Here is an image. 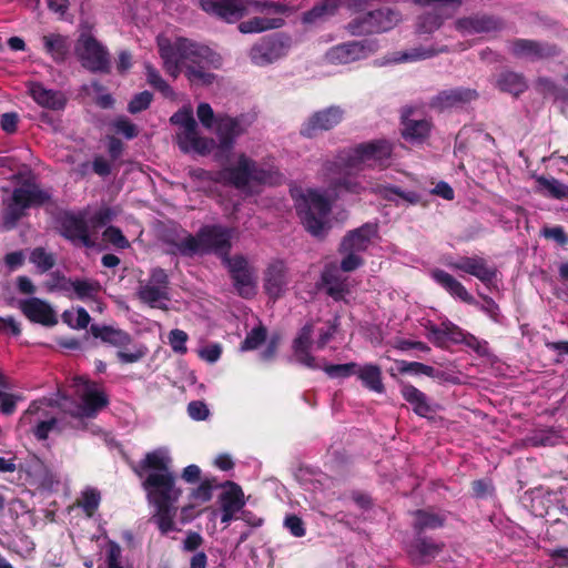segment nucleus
I'll list each match as a JSON object with an SVG mask.
<instances>
[{
    "instance_id": "48",
    "label": "nucleus",
    "mask_w": 568,
    "mask_h": 568,
    "mask_svg": "<svg viewBox=\"0 0 568 568\" xmlns=\"http://www.w3.org/2000/svg\"><path fill=\"white\" fill-rule=\"evenodd\" d=\"M145 75L148 83L162 93L163 97L173 99L175 93L171 85L161 77L159 71L151 65L145 63Z\"/></svg>"
},
{
    "instance_id": "34",
    "label": "nucleus",
    "mask_w": 568,
    "mask_h": 568,
    "mask_svg": "<svg viewBox=\"0 0 568 568\" xmlns=\"http://www.w3.org/2000/svg\"><path fill=\"white\" fill-rule=\"evenodd\" d=\"M362 385L371 392L383 394L385 386L381 366L373 363L357 364L355 374Z\"/></svg>"
},
{
    "instance_id": "23",
    "label": "nucleus",
    "mask_w": 568,
    "mask_h": 568,
    "mask_svg": "<svg viewBox=\"0 0 568 568\" xmlns=\"http://www.w3.org/2000/svg\"><path fill=\"white\" fill-rule=\"evenodd\" d=\"M59 227L62 236L75 245L89 247L91 240L87 225L85 212H65L59 219Z\"/></svg>"
},
{
    "instance_id": "17",
    "label": "nucleus",
    "mask_w": 568,
    "mask_h": 568,
    "mask_svg": "<svg viewBox=\"0 0 568 568\" xmlns=\"http://www.w3.org/2000/svg\"><path fill=\"white\" fill-rule=\"evenodd\" d=\"M77 54L82 65L93 72H106L110 68L109 52L94 37L82 33L78 40Z\"/></svg>"
},
{
    "instance_id": "6",
    "label": "nucleus",
    "mask_w": 568,
    "mask_h": 568,
    "mask_svg": "<svg viewBox=\"0 0 568 568\" xmlns=\"http://www.w3.org/2000/svg\"><path fill=\"white\" fill-rule=\"evenodd\" d=\"M216 182L233 185L243 191L251 192V185H276L283 175L274 166H261L255 161L240 154L235 166H226L212 178Z\"/></svg>"
},
{
    "instance_id": "35",
    "label": "nucleus",
    "mask_w": 568,
    "mask_h": 568,
    "mask_svg": "<svg viewBox=\"0 0 568 568\" xmlns=\"http://www.w3.org/2000/svg\"><path fill=\"white\" fill-rule=\"evenodd\" d=\"M511 52L518 58L535 60L549 57L555 53V50L536 41L520 39L511 44Z\"/></svg>"
},
{
    "instance_id": "31",
    "label": "nucleus",
    "mask_w": 568,
    "mask_h": 568,
    "mask_svg": "<svg viewBox=\"0 0 568 568\" xmlns=\"http://www.w3.org/2000/svg\"><path fill=\"white\" fill-rule=\"evenodd\" d=\"M455 28L463 36L487 33L500 28L499 20L488 16H474L458 19Z\"/></svg>"
},
{
    "instance_id": "10",
    "label": "nucleus",
    "mask_w": 568,
    "mask_h": 568,
    "mask_svg": "<svg viewBox=\"0 0 568 568\" xmlns=\"http://www.w3.org/2000/svg\"><path fill=\"white\" fill-rule=\"evenodd\" d=\"M49 199V193L41 190L37 184L33 183H24L21 186L14 189L11 196L3 202V229H13L17 225V222L23 216L27 209L41 205Z\"/></svg>"
},
{
    "instance_id": "24",
    "label": "nucleus",
    "mask_w": 568,
    "mask_h": 568,
    "mask_svg": "<svg viewBox=\"0 0 568 568\" xmlns=\"http://www.w3.org/2000/svg\"><path fill=\"white\" fill-rule=\"evenodd\" d=\"M224 264L231 273L237 293L245 298L252 297L255 294L256 284L254 272L247 260L241 255L225 257Z\"/></svg>"
},
{
    "instance_id": "36",
    "label": "nucleus",
    "mask_w": 568,
    "mask_h": 568,
    "mask_svg": "<svg viewBox=\"0 0 568 568\" xmlns=\"http://www.w3.org/2000/svg\"><path fill=\"white\" fill-rule=\"evenodd\" d=\"M263 17H254L239 24L241 33H260L272 29H278L284 26V19L276 16L277 13H263Z\"/></svg>"
},
{
    "instance_id": "27",
    "label": "nucleus",
    "mask_w": 568,
    "mask_h": 568,
    "mask_svg": "<svg viewBox=\"0 0 568 568\" xmlns=\"http://www.w3.org/2000/svg\"><path fill=\"white\" fill-rule=\"evenodd\" d=\"M27 90L32 100L43 109L61 111L65 108L67 98L59 90L48 89L37 81L28 82Z\"/></svg>"
},
{
    "instance_id": "7",
    "label": "nucleus",
    "mask_w": 568,
    "mask_h": 568,
    "mask_svg": "<svg viewBox=\"0 0 568 568\" xmlns=\"http://www.w3.org/2000/svg\"><path fill=\"white\" fill-rule=\"evenodd\" d=\"M201 8L220 19L233 23L250 13H288L291 8L284 2L257 0H200Z\"/></svg>"
},
{
    "instance_id": "16",
    "label": "nucleus",
    "mask_w": 568,
    "mask_h": 568,
    "mask_svg": "<svg viewBox=\"0 0 568 568\" xmlns=\"http://www.w3.org/2000/svg\"><path fill=\"white\" fill-rule=\"evenodd\" d=\"M138 296L151 307L166 308L170 301L166 272L160 267L153 268L149 280L140 283Z\"/></svg>"
},
{
    "instance_id": "30",
    "label": "nucleus",
    "mask_w": 568,
    "mask_h": 568,
    "mask_svg": "<svg viewBox=\"0 0 568 568\" xmlns=\"http://www.w3.org/2000/svg\"><path fill=\"white\" fill-rule=\"evenodd\" d=\"M172 458L170 450L166 447H159L152 452H149L145 457L140 460L135 471L139 477L143 476V473H173L171 470Z\"/></svg>"
},
{
    "instance_id": "44",
    "label": "nucleus",
    "mask_w": 568,
    "mask_h": 568,
    "mask_svg": "<svg viewBox=\"0 0 568 568\" xmlns=\"http://www.w3.org/2000/svg\"><path fill=\"white\" fill-rule=\"evenodd\" d=\"M339 6L341 0H323L318 4L314 6L311 10L304 12L302 18L303 22L314 23L318 20L331 17L336 12Z\"/></svg>"
},
{
    "instance_id": "22",
    "label": "nucleus",
    "mask_w": 568,
    "mask_h": 568,
    "mask_svg": "<svg viewBox=\"0 0 568 568\" xmlns=\"http://www.w3.org/2000/svg\"><path fill=\"white\" fill-rule=\"evenodd\" d=\"M344 118V110L341 106L332 105L314 112L301 126V134L305 138H313L320 132L335 128Z\"/></svg>"
},
{
    "instance_id": "39",
    "label": "nucleus",
    "mask_w": 568,
    "mask_h": 568,
    "mask_svg": "<svg viewBox=\"0 0 568 568\" xmlns=\"http://www.w3.org/2000/svg\"><path fill=\"white\" fill-rule=\"evenodd\" d=\"M443 545L430 539L418 538L412 545L409 555L416 564H425L442 551Z\"/></svg>"
},
{
    "instance_id": "4",
    "label": "nucleus",
    "mask_w": 568,
    "mask_h": 568,
    "mask_svg": "<svg viewBox=\"0 0 568 568\" xmlns=\"http://www.w3.org/2000/svg\"><path fill=\"white\" fill-rule=\"evenodd\" d=\"M146 491L149 503L154 507L152 516L162 535L178 531L179 528L174 521L176 516V503L182 495V490L176 486L173 473L148 474L142 483Z\"/></svg>"
},
{
    "instance_id": "20",
    "label": "nucleus",
    "mask_w": 568,
    "mask_h": 568,
    "mask_svg": "<svg viewBox=\"0 0 568 568\" xmlns=\"http://www.w3.org/2000/svg\"><path fill=\"white\" fill-rule=\"evenodd\" d=\"M51 407V402L48 399L36 400L20 418L21 424L34 425V435L38 439H47L57 425L53 413L49 410Z\"/></svg>"
},
{
    "instance_id": "59",
    "label": "nucleus",
    "mask_w": 568,
    "mask_h": 568,
    "mask_svg": "<svg viewBox=\"0 0 568 568\" xmlns=\"http://www.w3.org/2000/svg\"><path fill=\"white\" fill-rule=\"evenodd\" d=\"M196 115L204 128L215 130L217 115L214 114V111L209 103H200L196 109Z\"/></svg>"
},
{
    "instance_id": "28",
    "label": "nucleus",
    "mask_w": 568,
    "mask_h": 568,
    "mask_svg": "<svg viewBox=\"0 0 568 568\" xmlns=\"http://www.w3.org/2000/svg\"><path fill=\"white\" fill-rule=\"evenodd\" d=\"M19 307L24 316L33 323H39L44 326L55 325L58 320L53 308L44 301L30 297L21 300Z\"/></svg>"
},
{
    "instance_id": "2",
    "label": "nucleus",
    "mask_w": 568,
    "mask_h": 568,
    "mask_svg": "<svg viewBox=\"0 0 568 568\" xmlns=\"http://www.w3.org/2000/svg\"><path fill=\"white\" fill-rule=\"evenodd\" d=\"M163 68L169 75L176 79L182 72L192 84L204 85L213 82L212 69L222 64V58L206 45L186 38H156Z\"/></svg>"
},
{
    "instance_id": "40",
    "label": "nucleus",
    "mask_w": 568,
    "mask_h": 568,
    "mask_svg": "<svg viewBox=\"0 0 568 568\" xmlns=\"http://www.w3.org/2000/svg\"><path fill=\"white\" fill-rule=\"evenodd\" d=\"M496 87L503 92L517 97L527 89V81L519 73L505 71L497 78Z\"/></svg>"
},
{
    "instance_id": "37",
    "label": "nucleus",
    "mask_w": 568,
    "mask_h": 568,
    "mask_svg": "<svg viewBox=\"0 0 568 568\" xmlns=\"http://www.w3.org/2000/svg\"><path fill=\"white\" fill-rule=\"evenodd\" d=\"M91 333L94 337L116 348H124L129 346L131 342V336L126 332L113 326L92 325Z\"/></svg>"
},
{
    "instance_id": "21",
    "label": "nucleus",
    "mask_w": 568,
    "mask_h": 568,
    "mask_svg": "<svg viewBox=\"0 0 568 568\" xmlns=\"http://www.w3.org/2000/svg\"><path fill=\"white\" fill-rule=\"evenodd\" d=\"M217 503L221 511V523L229 526L232 520L239 519L237 514L243 510L246 500L242 488L237 484L226 481L222 486Z\"/></svg>"
},
{
    "instance_id": "43",
    "label": "nucleus",
    "mask_w": 568,
    "mask_h": 568,
    "mask_svg": "<svg viewBox=\"0 0 568 568\" xmlns=\"http://www.w3.org/2000/svg\"><path fill=\"white\" fill-rule=\"evenodd\" d=\"M101 285L98 281L89 278H74L72 298L89 303L101 294Z\"/></svg>"
},
{
    "instance_id": "25",
    "label": "nucleus",
    "mask_w": 568,
    "mask_h": 568,
    "mask_svg": "<svg viewBox=\"0 0 568 568\" xmlns=\"http://www.w3.org/2000/svg\"><path fill=\"white\" fill-rule=\"evenodd\" d=\"M344 272L334 262L326 263L321 274L318 283L320 287H323L328 296L335 301L343 300L346 294L349 293L348 277L343 275Z\"/></svg>"
},
{
    "instance_id": "32",
    "label": "nucleus",
    "mask_w": 568,
    "mask_h": 568,
    "mask_svg": "<svg viewBox=\"0 0 568 568\" xmlns=\"http://www.w3.org/2000/svg\"><path fill=\"white\" fill-rule=\"evenodd\" d=\"M477 98V92L471 89L457 88L439 92L432 101V105L439 110L459 106Z\"/></svg>"
},
{
    "instance_id": "9",
    "label": "nucleus",
    "mask_w": 568,
    "mask_h": 568,
    "mask_svg": "<svg viewBox=\"0 0 568 568\" xmlns=\"http://www.w3.org/2000/svg\"><path fill=\"white\" fill-rule=\"evenodd\" d=\"M72 387L77 402L68 406L64 400L60 406L74 417L93 418L109 404L103 387L95 382L78 376L73 378Z\"/></svg>"
},
{
    "instance_id": "63",
    "label": "nucleus",
    "mask_w": 568,
    "mask_h": 568,
    "mask_svg": "<svg viewBox=\"0 0 568 568\" xmlns=\"http://www.w3.org/2000/svg\"><path fill=\"white\" fill-rule=\"evenodd\" d=\"M103 237L105 241L110 242L119 248H126L130 245L121 230L115 226L106 227V230L103 232Z\"/></svg>"
},
{
    "instance_id": "56",
    "label": "nucleus",
    "mask_w": 568,
    "mask_h": 568,
    "mask_svg": "<svg viewBox=\"0 0 568 568\" xmlns=\"http://www.w3.org/2000/svg\"><path fill=\"white\" fill-rule=\"evenodd\" d=\"M397 368L400 373L405 374L426 375L430 377L435 374L434 367L419 362L398 361Z\"/></svg>"
},
{
    "instance_id": "3",
    "label": "nucleus",
    "mask_w": 568,
    "mask_h": 568,
    "mask_svg": "<svg viewBox=\"0 0 568 568\" xmlns=\"http://www.w3.org/2000/svg\"><path fill=\"white\" fill-rule=\"evenodd\" d=\"M338 325L337 316L327 321L317 320L306 323L293 341L292 348L295 361L312 369L323 368L331 378H345L354 375L357 363L322 366L311 353L312 349H323L336 334Z\"/></svg>"
},
{
    "instance_id": "33",
    "label": "nucleus",
    "mask_w": 568,
    "mask_h": 568,
    "mask_svg": "<svg viewBox=\"0 0 568 568\" xmlns=\"http://www.w3.org/2000/svg\"><path fill=\"white\" fill-rule=\"evenodd\" d=\"M432 278L442 286L450 296L468 304H475L474 297L466 287L449 273L436 268L430 272Z\"/></svg>"
},
{
    "instance_id": "5",
    "label": "nucleus",
    "mask_w": 568,
    "mask_h": 568,
    "mask_svg": "<svg viewBox=\"0 0 568 568\" xmlns=\"http://www.w3.org/2000/svg\"><path fill=\"white\" fill-rule=\"evenodd\" d=\"M233 237V229L222 225H204L196 235L183 233V236L172 242V253L184 256H193L195 254L214 253L222 257H229L231 250V240Z\"/></svg>"
},
{
    "instance_id": "29",
    "label": "nucleus",
    "mask_w": 568,
    "mask_h": 568,
    "mask_svg": "<svg viewBox=\"0 0 568 568\" xmlns=\"http://www.w3.org/2000/svg\"><path fill=\"white\" fill-rule=\"evenodd\" d=\"M288 285L287 267L283 261L272 262L264 273V290L271 298L282 296Z\"/></svg>"
},
{
    "instance_id": "53",
    "label": "nucleus",
    "mask_w": 568,
    "mask_h": 568,
    "mask_svg": "<svg viewBox=\"0 0 568 568\" xmlns=\"http://www.w3.org/2000/svg\"><path fill=\"white\" fill-rule=\"evenodd\" d=\"M267 336V331L263 325H258L252 328L247 334L244 341L241 344L240 349L242 352L256 349L262 343L265 342Z\"/></svg>"
},
{
    "instance_id": "26",
    "label": "nucleus",
    "mask_w": 568,
    "mask_h": 568,
    "mask_svg": "<svg viewBox=\"0 0 568 568\" xmlns=\"http://www.w3.org/2000/svg\"><path fill=\"white\" fill-rule=\"evenodd\" d=\"M448 266L454 271L473 275L484 284L493 282L497 275V270L488 265L486 260L480 256H463L454 262H449Z\"/></svg>"
},
{
    "instance_id": "47",
    "label": "nucleus",
    "mask_w": 568,
    "mask_h": 568,
    "mask_svg": "<svg viewBox=\"0 0 568 568\" xmlns=\"http://www.w3.org/2000/svg\"><path fill=\"white\" fill-rule=\"evenodd\" d=\"M536 182L538 189L547 196L552 199L562 200L568 199V185L561 183L555 178L537 176Z\"/></svg>"
},
{
    "instance_id": "18",
    "label": "nucleus",
    "mask_w": 568,
    "mask_h": 568,
    "mask_svg": "<svg viewBox=\"0 0 568 568\" xmlns=\"http://www.w3.org/2000/svg\"><path fill=\"white\" fill-rule=\"evenodd\" d=\"M253 121V116L248 114H241L239 116L217 114L215 134L219 139V148L230 152L236 138L245 133Z\"/></svg>"
},
{
    "instance_id": "60",
    "label": "nucleus",
    "mask_w": 568,
    "mask_h": 568,
    "mask_svg": "<svg viewBox=\"0 0 568 568\" xmlns=\"http://www.w3.org/2000/svg\"><path fill=\"white\" fill-rule=\"evenodd\" d=\"M187 334L179 328L172 329L169 333V343L172 349L178 354H185L187 352L186 342Z\"/></svg>"
},
{
    "instance_id": "45",
    "label": "nucleus",
    "mask_w": 568,
    "mask_h": 568,
    "mask_svg": "<svg viewBox=\"0 0 568 568\" xmlns=\"http://www.w3.org/2000/svg\"><path fill=\"white\" fill-rule=\"evenodd\" d=\"M428 331V336L436 344H442L446 338H449L454 342H458L459 338L457 335H462V331L452 322H443L442 326L438 327L436 325L426 326Z\"/></svg>"
},
{
    "instance_id": "19",
    "label": "nucleus",
    "mask_w": 568,
    "mask_h": 568,
    "mask_svg": "<svg viewBox=\"0 0 568 568\" xmlns=\"http://www.w3.org/2000/svg\"><path fill=\"white\" fill-rule=\"evenodd\" d=\"M377 48L375 40L349 41L331 48L326 59L333 64H348L369 57Z\"/></svg>"
},
{
    "instance_id": "51",
    "label": "nucleus",
    "mask_w": 568,
    "mask_h": 568,
    "mask_svg": "<svg viewBox=\"0 0 568 568\" xmlns=\"http://www.w3.org/2000/svg\"><path fill=\"white\" fill-rule=\"evenodd\" d=\"M62 320L70 327L75 329L87 328L90 323V315L83 307H77L74 310L64 311Z\"/></svg>"
},
{
    "instance_id": "49",
    "label": "nucleus",
    "mask_w": 568,
    "mask_h": 568,
    "mask_svg": "<svg viewBox=\"0 0 568 568\" xmlns=\"http://www.w3.org/2000/svg\"><path fill=\"white\" fill-rule=\"evenodd\" d=\"M212 498V486L209 481L201 483L196 488H194L190 496V503L189 505L182 507V514L187 515L189 510L194 508L195 506H199L201 504H204Z\"/></svg>"
},
{
    "instance_id": "58",
    "label": "nucleus",
    "mask_w": 568,
    "mask_h": 568,
    "mask_svg": "<svg viewBox=\"0 0 568 568\" xmlns=\"http://www.w3.org/2000/svg\"><path fill=\"white\" fill-rule=\"evenodd\" d=\"M30 261L37 266V268L40 272H47L54 265L53 255L45 252L41 247H37L31 252Z\"/></svg>"
},
{
    "instance_id": "64",
    "label": "nucleus",
    "mask_w": 568,
    "mask_h": 568,
    "mask_svg": "<svg viewBox=\"0 0 568 568\" xmlns=\"http://www.w3.org/2000/svg\"><path fill=\"white\" fill-rule=\"evenodd\" d=\"M19 396L7 393L3 388L0 389V410L4 415H11L16 410Z\"/></svg>"
},
{
    "instance_id": "42",
    "label": "nucleus",
    "mask_w": 568,
    "mask_h": 568,
    "mask_svg": "<svg viewBox=\"0 0 568 568\" xmlns=\"http://www.w3.org/2000/svg\"><path fill=\"white\" fill-rule=\"evenodd\" d=\"M432 124L428 120H406L403 128V136L412 143L423 142L429 134Z\"/></svg>"
},
{
    "instance_id": "57",
    "label": "nucleus",
    "mask_w": 568,
    "mask_h": 568,
    "mask_svg": "<svg viewBox=\"0 0 568 568\" xmlns=\"http://www.w3.org/2000/svg\"><path fill=\"white\" fill-rule=\"evenodd\" d=\"M74 278H69L61 275H53L48 283V290L51 292H59L64 296L72 298Z\"/></svg>"
},
{
    "instance_id": "55",
    "label": "nucleus",
    "mask_w": 568,
    "mask_h": 568,
    "mask_svg": "<svg viewBox=\"0 0 568 568\" xmlns=\"http://www.w3.org/2000/svg\"><path fill=\"white\" fill-rule=\"evenodd\" d=\"M100 500L101 496L99 490L95 488H87L82 491L78 504L87 513L88 516H92L99 507Z\"/></svg>"
},
{
    "instance_id": "15",
    "label": "nucleus",
    "mask_w": 568,
    "mask_h": 568,
    "mask_svg": "<svg viewBox=\"0 0 568 568\" xmlns=\"http://www.w3.org/2000/svg\"><path fill=\"white\" fill-rule=\"evenodd\" d=\"M291 48V39L284 34H273L262 38L248 52L253 64L264 67L284 58Z\"/></svg>"
},
{
    "instance_id": "50",
    "label": "nucleus",
    "mask_w": 568,
    "mask_h": 568,
    "mask_svg": "<svg viewBox=\"0 0 568 568\" xmlns=\"http://www.w3.org/2000/svg\"><path fill=\"white\" fill-rule=\"evenodd\" d=\"M379 195L388 201H395V196H398L409 204H417L422 200L419 193L415 191H404L400 187L393 185H382Z\"/></svg>"
},
{
    "instance_id": "41",
    "label": "nucleus",
    "mask_w": 568,
    "mask_h": 568,
    "mask_svg": "<svg viewBox=\"0 0 568 568\" xmlns=\"http://www.w3.org/2000/svg\"><path fill=\"white\" fill-rule=\"evenodd\" d=\"M42 42L45 52L50 54L55 61L64 60L70 48V41L68 37L59 33H51L43 36Z\"/></svg>"
},
{
    "instance_id": "13",
    "label": "nucleus",
    "mask_w": 568,
    "mask_h": 568,
    "mask_svg": "<svg viewBox=\"0 0 568 568\" xmlns=\"http://www.w3.org/2000/svg\"><path fill=\"white\" fill-rule=\"evenodd\" d=\"M400 21V14L392 9H377L353 19L347 24L352 36L387 32Z\"/></svg>"
},
{
    "instance_id": "61",
    "label": "nucleus",
    "mask_w": 568,
    "mask_h": 568,
    "mask_svg": "<svg viewBox=\"0 0 568 568\" xmlns=\"http://www.w3.org/2000/svg\"><path fill=\"white\" fill-rule=\"evenodd\" d=\"M112 128L118 134L126 139H133L138 135V128L129 119L121 116L112 122Z\"/></svg>"
},
{
    "instance_id": "54",
    "label": "nucleus",
    "mask_w": 568,
    "mask_h": 568,
    "mask_svg": "<svg viewBox=\"0 0 568 568\" xmlns=\"http://www.w3.org/2000/svg\"><path fill=\"white\" fill-rule=\"evenodd\" d=\"M414 516V526L418 530L438 528L444 521L438 515L425 510H417Z\"/></svg>"
},
{
    "instance_id": "8",
    "label": "nucleus",
    "mask_w": 568,
    "mask_h": 568,
    "mask_svg": "<svg viewBox=\"0 0 568 568\" xmlns=\"http://www.w3.org/2000/svg\"><path fill=\"white\" fill-rule=\"evenodd\" d=\"M392 153L393 145L388 141L375 140L343 149L335 156L344 166L362 171L364 169L387 168Z\"/></svg>"
},
{
    "instance_id": "52",
    "label": "nucleus",
    "mask_w": 568,
    "mask_h": 568,
    "mask_svg": "<svg viewBox=\"0 0 568 568\" xmlns=\"http://www.w3.org/2000/svg\"><path fill=\"white\" fill-rule=\"evenodd\" d=\"M148 353V348L142 344H132L124 348H119L116 356L121 363H135L142 359Z\"/></svg>"
},
{
    "instance_id": "12",
    "label": "nucleus",
    "mask_w": 568,
    "mask_h": 568,
    "mask_svg": "<svg viewBox=\"0 0 568 568\" xmlns=\"http://www.w3.org/2000/svg\"><path fill=\"white\" fill-rule=\"evenodd\" d=\"M170 122L179 126L176 142L183 152H194L204 155L213 150L215 145L214 140L200 136L193 110L190 105L183 106L175 112L170 118Z\"/></svg>"
},
{
    "instance_id": "38",
    "label": "nucleus",
    "mask_w": 568,
    "mask_h": 568,
    "mask_svg": "<svg viewBox=\"0 0 568 568\" xmlns=\"http://www.w3.org/2000/svg\"><path fill=\"white\" fill-rule=\"evenodd\" d=\"M400 394L418 416L426 417L433 412L427 396L415 386L410 384L402 385Z\"/></svg>"
},
{
    "instance_id": "14",
    "label": "nucleus",
    "mask_w": 568,
    "mask_h": 568,
    "mask_svg": "<svg viewBox=\"0 0 568 568\" xmlns=\"http://www.w3.org/2000/svg\"><path fill=\"white\" fill-rule=\"evenodd\" d=\"M422 7L432 10L419 17L417 31L419 33H433L438 30L446 19L452 18L462 6V0H414Z\"/></svg>"
},
{
    "instance_id": "62",
    "label": "nucleus",
    "mask_w": 568,
    "mask_h": 568,
    "mask_svg": "<svg viewBox=\"0 0 568 568\" xmlns=\"http://www.w3.org/2000/svg\"><path fill=\"white\" fill-rule=\"evenodd\" d=\"M152 98L153 95L149 91H143L135 94L129 103V112L135 114L148 109L152 102Z\"/></svg>"
},
{
    "instance_id": "46",
    "label": "nucleus",
    "mask_w": 568,
    "mask_h": 568,
    "mask_svg": "<svg viewBox=\"0 0 568 568\" xmlns=\"http://www.w3.org/2000/svg\"><path fill=\"white\" fill-rule=\"evenodd\" d=\"M437 54L433 48L416 47L402 52H395L388 60L393 63H405L426 60Z\"/></svg>"
},
{
    "instance_id": "1",
    "label": "nucleus",
    "mask_w": 568,
    "mask_h": 568,
    "mask_svg": "<svg viewBox=\"0 0 568 568\" xmlns=\"http://www.w3.org/2000/svg\"><path fill=\"white\" fill-rule=\"evenodd\" d=\"M351 171L356 170L344 166L335 156L333 160L324 161L320 171L321 179L327 184L325 190H304L301 186L291 189L302 224L313 236L323 237L327 233L332 203L341 192L362 194L368 191L381 194L382 185L373 183L365 176H352Z\"/></svg>"
},
{
    "instance_id": "11",
    "label": "nucleus",
    "mask_w": 568,
    "mask_h": 568,
    "mask_svg": "<svg viewBox=\"0 0 568 568\" xmlns=\"http://www.w3.org/2000/svg\"><path fill=\"white\" fill-rule=\"evenodd\" d=\"M378 235L376 223H365L362 226L347 232L339 245V253L344 255L341 261V268L344 272H352L363 265L361 256Z\"/></svg>"
}]
</instances>
